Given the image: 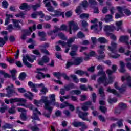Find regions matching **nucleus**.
I'll return each instance as SVG.
<instances>
[{"instance_id": "f257e3e1", "label": "nucleus", "mask_w": 131, "mask_h": 131, "mask_svg": "<svg viewBox=\"0 0 131 131\" xmlns=\"http://www.w3.org/2000/svg\"><path fill=\"white\" fill-rule=\"evenodd\" d=\"M40 103H43L45 104L44 109L48 110V112H44L42 115L47 118H50L52 112L53 111V107L51 106V102L48 100V96H43L41 97V99L39 100Z\"/></svg>"}, {"instance_id": "f03ea898", "label": "nucleus", "mask_w": 131, "mask_h": 131, "mask_svg": "<svg viewBox=\"0 0 131 131\" xmlns=\"http://www.w3.org/2000/svg\"><path fill=\"white\" fill-rule=\"evenodd\" d=\"M76 113L78 114V117L79 118L82 119V120H86V121H89V122H91V120L89 119L87 117L89 115L88 112H82L79 110V107H77L76 108Z\"/></svg>"}, {"instance_id": "7ed1b4c3", "label": "nucleus", "mask_w": 131, "mask_h": 131, "mask_svg": "<svg viewBox=\"0 0 131 131\" xmlns=\"http://www.w3.org/2000/svg\"><path fill=\"white\" fill-rule=\"evenodd\" d=\"M78 29H79V28H78L77 23L73 21H70L69 22L68 31L70 34H72V30L73 31H77Z\"/></svg>"}, {"instance_id": "20e7f679", "label": "nucleus", "mask_w": 131, "mask_h": 131, "mask_svg": "<svg viewBox=\"0 0 131 131\" xmlns=\"http://www.w3.org/2000/svg\"><path fill=\"white\" fill-rule=\"evenodd\" d=\"M93 105V102L91 101H88L84 103H83V104H82V106H81V109L82 110H83V111H88V110H89V107H90V106H91L90 107L91 109L92 110H95V106H94V105Z\"/></svg>"}, {"instance_id": "39448f33", "label": "nucleus", "mask_w": 131, "mask_h": 131, "mask_svg": "<svg viewBox=\"0 0 131 131\" xmlns=\"http://www.w3.org/2000/svg\"><path fill=\"white\" fill-rule=\"evenodd\" d=\"M50 47V43H45L44 45H40L39 48L40 49V51L42 54H46V55H50V52L48 51L46 48H49Z\"/></svg>"}, {"instance_id": "423d86ee", "label": "nucleus", "mask_w": 131, "mask_h": 131, "mask_svg": "<svg viewBox=\"0 0 131 131\" xmlns=\"http://www.w3.org/2000/svg\"><path fill=\"white\" fill-rule=\"evenodd\" d=\"M36 70H37L36 73H38V74L36 76V78L37 79H38L39 80L41 79V77H42L43 78H45L46 77V75L43 74V73H41L40 71H47V70H48V69L47 68L37 69Z\"/></svg>"}, {"instance_id": "0eeeda50", "label": "nucleus", "mask_w": 131, "mask_h": 131, "mask_svg": "<svg viewBox=\"0 0 131 131\" xmlns=\"http://www.w3.org/2000/svg\"><path fill=\"white\" fill-rule=\"evenodd\" d=\"M14 94H15L16 96H18V93L15 91V90H10L9 91H7V94L0 93V97H7V98H12L14 96Z\"/></svg>"}, {"instance_id": "6e6552de", "label": "nucleus", "mask_w": 131, "mask_h": 131, "mask_svg": "<svg viewBox=\"0 0 131 131\" xmlns=\"http://www.w3.org/2000/svg\"><path fill=\"white\" fill-rule=\"evenodd\" d=\"M102 24H103L102 22H99V29L98 25L95 24L91 26V29H94V32L96 33H98L99 31H101V30H102Z\"/></svg>"}, {"instance_id": "1a4fd4ad", "label": "nucleus", "mask_w": 131, "mask_h": 131, "mask_svg": "<svg viewBox=\"0 0 131 131\" xmlns=\"http://www.w3.org/2000/svg\"><path fill=\"white\" fill-rule=\"evenodd\" d=\"M49 61L50 58L49 57L45 55L43 56L41 59L38 61V64L40 66H43V64H45V63H49Z\"/></svg>"}, {"instance_id": "9d476101", "label": "nucleus", "mask_w": 131, "mask_h": 131, "mask_svg": "<svg viewBox=\"0 0 131 131\" xmlns=\"http://www.w3.org/2000/svg\"><path fill=\"white\" fill-rule=\"evenodd\" d=\"M111 46H108V49L112 53H116V48H117V44L116 42L112 41L111 42Z\"/></svg>"}, {"instance_id": "9b49d317", "label": "nucleus", "mask_w": 131, "mask_h": 131, "mask_svg": "<svg viewBox=\"0 0 131 131\" xmlns=\"http://www.w3.org/2000/svg\"><path fill=\"white\" fill-rule=\"evenodd\" d=\"M72 125H73L74 127H79L81 126H83L84 128H85V124L83 123V122H79V121H74L72 123Z\"/></svg>"}, {"instance_id": "f8f14e48", "label": "nucleus", "mask_w": 131, "mask_h": 131, "mask_svg": "<svg viewBox=\"0 0 131 131\" xmlns=\"http://www.w3.org/2000/svg\"><path fill=\"white\" fill-rule=\"evenodd\" d=\"M115 30V27L113 26L106 25L104 26V31H105L106 35H107V33H109V32H112Z\"/></svg>"}, {"instance_id": "ddd939ff", "label": "nucleus", "mask_w": 131, "mask_h": 131, "mask_svg": "<svg viewBox=\"0 0 131 131\" xmlns=\"http://www.w3.org/2000/svg\"><path fill=\"white\" fill-rule=\"evenodd\" d=\"M83 61V59L82 57H77L74 59L73 61L74 65L75 66H78L79 65H80L81 63H82V61Z\"/></svg>"}, {"instance_id": "4468645a", "label": "nucleus", "mask_w": 131, "mask_h": 131, "mask_svg": "<svg viewBox=\"0 0 131 131\" xmlns=\"http://www.w3.org/2000/svg\"><path fill=\"white\" fill-rule=\"evenodd\" d=\"M120 69L119 72H121V73H124L125 71H126V70H125V64H124V62L122 61H120Z\"/></svg>"}, {"instance_id": "2eb2a0df", "label": "nucleus", "mask_w": 131, "mask_h": 131, "mask_svg": "<svg viewBox=\"0 0 131 131\" xmlns=\"http://www.w3.org/2000/svg\"><path fill=\"white\" fill-rule=\"evenodd\" d=\"M49 99L50 100V104H52L53 106H55L56 105V95L54 94L50 95Z\"/></svg>"}, {"instance_id": "dca6fc26", "label": "nucleus", "mask_w": 131, "mask_h": 131, "mask_svg": "<svg viewBox=\"0 0 131 131\" xmlns=\"http://www.w3.org/2000/svg\"><path fill=\"white\" fill-rule=\"evenodd\" d=\"M97 82L101 84V83H103L105 86V82H107V76H101L97 80Z\"/></svg>"}, {"instance_id": "f3484780", "label": "nucleus", "mask_w": 131, "mask_h": 131, "mask_svg": "<svg viewBox=\"0 0 131 131\" xmlns=\"http://www.w3.org/2000/svg\"><path fill=\"white\" fill-rule=\"evenodd\" d=\"M128 39H129V37L128 36H121L120 37V38L119 40L121 42H125L127 45L128 44Z\"/></svg>"}, {"instance_id": "a211bd4d", "label": "nucleus", "mask_w": 131, "mask_h": 131, "mask_svg": "<svg viewBox=\"0 0 131 131\" xmlns=\"http://www.w3.org/2000/svg\"><path fill=\"white\" fill-rule=\"evenodd\" d=\"M12 21L13 23V25L14 27H16V28H18V29H21V26L19 25V23L21 22V21L17 20V19H12ZM21 24H23L22 22H21Z\"/></svg>"}, {"instance_id": "6ab92c4d", "label": "nucleus", "mask_w": 131, "mask_h": 131, "mask_svg": "<svg viewBox=\"0 0 131 131\" xmlns=\"http://www.w3.org/2000/svg\"><path fill=\"white\" fill-rule=\"evenodd\" d=\"M23 62L24 65H25V66H27V67L29 68H31V67H32L31 64L29 63V62L27 61V59L26 58L25 55L23 56Z\"/></svg>"}, {"instance_id": "aec40b11", "label": "nucleus", "mask_w": 131, "mask_h": 131, "mask_svg": "<svg viewBox=\"0 0 131 131\" xmlns=\"http://www.w3.org/2000/svg\"><path fill=\"white\" fill-rule=\"evenodd\" d=\"M76 37H71L70 38L67 40V42H66L67 47H68L69 48H70L71 47V43L74 42V41L75 40Z\"/></svg>"}, {"instance_id": "412c9836", "label": "nucleus", "mask_w": 131, "mask_h": 131, "mask_svg": "<svg viewBox=\"0 0 131 131\" xmlns=\"http://www.w3.org/2000/svg\"><path fill=\"white\" fill-rule=\"evenodd\" d=\"M20 10H30V7L26 3L21 4V6L19 7Z\"/></svg>"}, {"instance_id": "4be33fe9", "label": "nucleus", "mask_w": 131, "mask_h": 131, "mask_svg": "<svg viewBox=\"0 0 131 131\" xmlns=\"http://www.w3.org/2000/svg\"><path fill=\"white\" fill-rule=\"evenodd\" d=\"M25 57L29 61V62H31V63H33L34 60H35L36 56L35 55H31V57L28 56V55H25Z\"/></svg>"}, {"instance_id": "5701e85b", "label": "nucleus", "mask_w": 131, "mask_h": 131, "mask_svg": "<svg viewBox=\"0 0 131 131\" xmlns=\"http://www.w3.org/2000/svg\"><path fill=\"white\" fill-rule=\"evenodd\" d=\"M116 25L117 27V28L116 29L117 31H119L120 30H122V27L121 26L122 25V20L116 21Z\"/></svg>"}, {"instance_id": "b1692460", "label": "nucleus", "mask_w": 131, "mask_h": 131, "mask_svg": "<svg viewBox=\"0 0 131 131\" xmlns=\"http://www.w3.org/2000/svg\"><path fill=\"white\" fill-rule=\"evenodd\" d=\"M10 73L11 74V77H12L13 80H16L17 78H16V74H17V70H12L10 71Z\"/></svg>"}, {"instance_id": "393cba45", "label": "nucleus", "mask_w": 131, "mask_h": 131, "mask_svg": "<svg viewBox=\"0 0 131 131\" xmlns=\"http://www.w3.org/2000/svg\"><path fill=\"white\" fill-rule=\"evenodd\" d=\"M76 74H78V75H80L81 76H82V75H84V74H86V76H89V73L86 72H84L82 70H77L75 72Z\"/></svg>"}, {"instance_id": "a878e982", "label": "nucleus", "mask_w": 131, "mask_h": 131, "mask_svg": "<svg viewBox=\"0 0 131 131\" xmlns=\"http://www.w3.org/2000/svg\"><path fill=\"white\" fill-rule=\"evenodd\" d=\"M29 7H30V10L32 8L33 11H36V10H37L38 8H40V4L37 3L35 5H29Z\"/></svg>"}, {"instance_id": "bb28decb", "label": "nucleus", "mask_w": 131, "mask_h": 131, "mask_svg": "<svg viewBox=\"0 0 131 131\" xmlns=\"http://www.w3.org/2000/svg\"><path fill=\"white\" fill-rule=\"evenodd\" d=\"M64 88L66 91H70L71 89H74V84H73V83H70L64 86Z\"/></svg>"}, {"instance_id": "cd10ccee", "label": "nucleus", "mask_w": 131, "mask_h": 131, "mask_svg": "<svg viewBox=\"0 0 131 131\" xmlns=\"http://www.w3.org/2000/svg\"><path fill=\"white\" fill-rule=\"evenodd\" d=\"M0 74H2V75H4V78H11V77H12L11 75L8 74V73H5V71L3 70L0 71Z\"/></svg>"}, {"instance_id": "c85d7f7f", "label": "nucleus", "mask_w": 131, "mask_h": 131, "mask_svg": "<svg viewBox=\"0 0 131 131\" xmlns=\"http://www.w3.org/2000/svg\"><path fill=\"white\" fill-rule=\"evenodd\" d=\"M106 47V46L105 45H100L99 46V49H100V50H99L98 51V53L100 54V55H103V54H104V51H105V47Z\"/></svg>"}, {"instance_id": "c756f323", "label": "nucleus", "mask_w": 131, "mask_h": 131, "mask_svg": "<svg viewBox=\"0 0 131 131\" xmlns=\"http://www.w3.org/2000/svg\"><path fill=\"white\" fill-rule=\"evenodd\" d=\"M8 112L10 114H15V113H16V106L13 105L8 110Z\"/></svg>"}, {"instance_id": "7c9ffc66", "label": "nucleus", "mask_w": 131, "mask_h": 131, "mask_svg": "<svg viewBox=\"0 0 131 131\" xmlns=\"http://www.w3.org/2000/svg\"><path fill=\"white\" fill-rule=\"evenodd\" d=\"M26 99H25L24 98H17V102H20L21 103H23V104H19V106H25V104L26 103Z\"/></svg>"}, {"instance_id": "2f4dec72", "label": "nucleus", "mask_w": 131, "mask_h": 131, "mask_svg": "<svg viewBox=\"0 0 131 131\" xmlns=\"http://www.w3.org/2000/svg\"><path fill=\"white\" fill-rule=\"evenodd\" d=\"M104 20L105 22H111L112 21V15L108 14L106 15L105 18H104Z\"/></svg>"}, {"instance_id": "473e14b6", "label": "nucleus", "mask_w": 131, "mask_h": 131, "mask_svg": "<svg viewBox=\"0 0 131 131\" xmlns=\"http://www.w3.org/2000/svg\"><path fill=\"white\" fill-rule=\"evenodd\" d=\"M99 94L100 97H102V98L105 97V92H104V88L101 86L99 88Z\"/></svg>"}, {"instance_id": "72a5a7b5", "label": "nucleus", "mask_w": 131, "mask_h": 131, "mask_svg": "<svg viewBox=\"0 0 131 131\" xmlns=\"http://www.w3.org/2000/svg\"><path fill=\"white\" fill-rule=\"evenodd\" d=\"M98 41L100 42V43H106L108 42V40H106V38L103 37H100L98 39Z\"/></svg>"}, {"instance_id": "f704fd0d", "label": "nucleus", "mask_w": 131, "mask_h": 131, "mask_svg": "<svg viewBox=\"0 0 131 131\" xmlns=\"http://www.w3.org/2000/svg\"><path fill=\"white\" fill-rule=\"evenodd\" d=\"M108 79V81L106 80V82H104V86H107L108 84H110V83H112V82H113V77L112 76H109Z\"/></svg>"}, {"instance_id": "c9c22d12", "label": "nucleus", "mask_w": 131, "mask_h": 131, "mask_svg": "<svg viewBox=\"0 0 131 131\" xmlns=\"http://www.w3.org/2000/svg\"><path fill=\"white\" fill-rule=\"evenodd\" d=\"M58 36L61 38L62 40H67V37L65 36V34L63 33H59L58 34Z\"/></svg>"}, {"instance_id": "e433bc0d", "label": "nucleus", "mask_w": 131, "mask_h": 131, "mask_svg": "<svg viewBox=\"0 0 131 131\" xmlns=\"http://www.w3.org/2000/svg\"><path fill=\"white\" fill-rule=\"evenodd\" d=\"M32 122L35 123V120H40L39 117L36 114H33V116L31 117Z\"/></svg>"}, {"instance_id": "4c0bfd02", "label": "nucleus", "mask_w": 131, "mask_h": 131, "mask_svg": "<svg viewBox=\"0 0 131 131\" xmlns=\"http://www.w3.org/2000/svg\"><path fill=\"white\" fill-rule=\"evenodd\" d=\"M56 30H57V32L58 31H60L61 30L66 31L67 30V26L65 25H62L60 28H57Z\"/></svg>"}, {"instance_id": "58836bf2", "label": "nucleus", "mask_w": 131, "mask_h": 131, "mask_svg": "<svg viewBox=\"0 0 131 131\" xmlns=\"http://www.w3.org/2000/svg\"><path fill=\"white\" fill-rule=\"evenodd\" d=\"M54 13L57 17H59L60 16H62V17L65 18V15H64V12H61V11H58L57 10H55L54 11Z\"/></svg>"}, {"instance_id": "ea45409f", "label": "nucleus", "mask_w": 131, "mask_h": 131, "mask_svg": "<svg viewBox=\"0 0 131 131\" xmlns=\"http://www.w3.org/2000/svg\"><path fill=\"white\" fill-rule=\"evenodd\" d=\"M107 36H110L111 39H112L113 40H116V36L115 35L111 33H106Z\"/></svg>"}, {"instance_id": "a19ab883", "label": "nucleus", "mask_w": 131, "mask_h": 131, "mask_svg": "<svg viewBox=\"0 0 131 131\" xmlns=\"http://www.w3.org/2000/svg\"><path fill=\"white\" fill-rule=\"evenodd\" d=\"M107 92H108V93H112V94H114V95H118L116 90L115 89H111V88L110 87L107 88Z\"/></svg>"}, {"instance_id": "79ce46f5", "label": "nucleus", "mask_w": 131, "mask_h": 131, "mask_svg": "<svg viewBox=\"0 0 131 131\" xmlns=\"http://www.w3.org/2000/svg\"><path fill=\"white\" fill-rule=\"evenodd\" d=\"M63 74H61L60 72H55L53 73V75L57 77V79H61V76H62Z\"/></svg>"}, {"instance_id": "37998d69", "label": "nucleus", "mask_w": 131, "mask_h": 131, "mask_svg": "<svg viewBox=\"0 0 131 131\" xmlns=\"http://www.w3.org/2000/svg\"><path fill=\"white\" fill-rule=\"evenodd\" d=\"M29 127L30 128V129L32 131H39V128L37 127V126H32L29 125Z\"/></svg>"}, {"instance_id": "c03bdc74", "label": "nucleus", "mask_w": 131, "mask_h": 131, "mask_svg": "<svg viewBox=\"0 0 131 131\" xmlns=\"http://www.w3.org/2000/svg\"><path fill=\"white\" fill-rule=\"evenodd\" d=\"M25 78H26V73L24 72L21 73L19 75V79L20 80H24Z\"/></svg>"}, {"instance_id": "a18cd8bd", "label": "nucleus", "mask_w": 131, "mask_h": 131, "mask_svg": "<svg viewBox=\"0 0 131 131\" xmlns=\"http://www.w3.org/2000/svg\"><path fill=\"white\" fill-rule=\"evenodd\" d=\"M79 17L81 19H86V18H89V17H90V14L86 13H83L82 14H80Z\"/></svg>"}, {"instance_id": "49530a36", "label": "nucleus", "mask_w": 131, "mask_h": 131, "mask_svg": "<svg viewBox=\"0 0 131 131\" xmlns=\"http://www.w3.org/2000/svg\"><path fill=\"white\" fill-rule=\"evenodd\" d=\"M77 36L78 38H83L85 37V35H84L81 31H80L77 33Z\"/></svg>"}, {"instance_id": "de8ad7c7", "label": "nucleus", "mask_w": 131, "mask_h": 131, "mask_svg": "<svg viewBox=\"0 0 131 131\" xmlns=\"http://www.w3.org/2000/svg\"><path fill=\"white\" fill-rule=\"evenodd\" d=\"M81 93V92L80 90H72L70 92V94H71L72 95H73V94L74 93L75 94V95H79V94H80Z\"/></svg>"}, {"instance_id": "09e8293b", "label": "nucleus", "mask_w": 131, "mask_h": 131, "mask_svg": "<svg viewBox=\"0 0 131 131\" xmlns=\"http://www.w3.org/2000/svg\"><path fill=\"white\" fill-rule=\"evenodd\" d=\"M20 118L22 120H24V121H25L26 120V119H27L26 113H22L20 114Z\"/></svg>"}, {"instance_id": "8fccbe9b", "label": "nucleus", "mask_w": 131, "mask_h": 131, "mask_svg": "<svg viewBox=\"0 0 131 131\" xmlns=\"http://www.w3.org/2000/svg\"><path fill=\"white\" fill-rule=\"evenodd\" d=\"M108 102L110 103V104H112V103H116L117 102V99L116 98H111V97H109L108 99Z\"/></svg>"}, {"instance_id": "3c124183", "label": "nucleus", "mask_w": 131, "mask_h": 131, "mask_svg": "<svg viewBox=\"0 0 131 131\" xmlns=\"http://www.w3.org/2000/svg\"><path fill=\"white\" fill-rule=\"evenodd\" d=\"M70 77L73 78V80L76 82V83H77L78 82V78H77V77L75 75H71Z\"/></svg>"}, {"instance_id": "603ef678", "label": "nucleus", "mask_w": 131, "mask_h": 131, "mask_svg": "<svg viewBox=\"0 0 131 131\" xmlns=\"http://www.w3.org/2000/svg\"><path fill=\"white\" fill-rule=\"evenodd\" d=\"M117 9L119 13H120V14L123 15V13L122 12H123V11H124V10L125 9V8L118 7H117Z\"/></svg>"}, {"instance_id": "864d4df0", "label": "nucleus", "mask_w": 131, "mask_h": 131, "mask_svg": "<svg viewBox=\"0 0 131 131\" xmlns=\"http://www.w3.org/2000/svg\"><path fill=\"white\" fill-rule=\"evenodd\" d=\"M100 110L102 112V113H106L107 112V107L103 106H100L99 107Z\"/></svg>"}, {"instance_id": "5fc2aeb1", "label": "nucleus", "mask_w": 131, "mask_h": 131, "mask_svg": "<svg viewBox=\"0 0 131 131\" xmlns=\"http://www.w3.org/2000/svg\"><path fill=\"white\" fill-rule=\"evenodd\" d=\"M81 23L82 24V26L83 27H86L89 25V24H88V21H86V20H84V19L82 20H81Z\"/></svg>"}, {"instance_id": "6e6d98bb", "label": "nucleus", "mask_w": 131, "mask_h": 131, "mask_svg": "<svg viewBox=\"0 0 131 131\" xmlns=\"http://www.w3.org/2000/svg\"><path fill=\"white\" fill-rule=\"evenodd\" d=\"M38 36H40V37H46L47 36V34H46V33L45 32H38Z\"/></svg>"}, {"instance_id": "4d7b16f0", "label": "nucleus", "mask_w": 131, "mask_h": 131, "mask_svg": "<svg viewBox=\"0 0 131 131\" xmlns=\"http://www.w3.org/2000/svg\"><path fill=\"white\" fill-rule=\"evenodd\" d=\"M71 47V50L72 51H74L75 52H76L78 49V46L77 45L74 44Z\"/></svg>"}, {"instance_id": "13d9d810", "label": "nucleus", "mask_w": 131, "mask_h": 131, "mask_svg": "<svg viewBox=\"0 0 131 131\" xmlns=\"http://www.w3.org/2000/svg\"><path fill=\"white\" fill-rule=\"evenodd\" d=\"M75 12L78 15H80V13H81V12H82L81 11V7L78 6L75 10Z\"/></svg>"}, {"instance_id": "bf43d9fd", "label": "nucleus", "mask_w": 131, "mask_h": 131, "mask_svg": "<svg viewBox=\"0 0 131 131\" xmlns=\"http://www.w3.org/2000/svg\"><path fill=\"white\" fill-rule=\"evenodd\" d=\"M8 6H9V4L7 1H4L2 2V6L4 9H7L8 8Z\"/></svg>"}, {"instance_id": "052dcab7", "label": "nucleus", "mask_w": 131, "mask_h": 131, "mask_svg": "<svg viewBox=\"0 0 131 131\" xmlns=\"http://www.w3.org/2000/svg\"><path fill=\"white\" fill-rule=\"evenodd\" d=\"M124 12L126 16H129L131 15L130 10H128L127 8H125V9H124Z\"/></svg>"}, {"instance_id": "680f3d73", "label": "nucleus", "mask_w": 131, "mask_h": 131, "mask_svg": "<svg viewBox=\"0 0 131 131\" xmlns=\"http://www.w3.org/2000/svg\"><path fill=\"white\" fill-rule=\"evenodd\" d=\"M89 3L91 6H95L98 4V3L96 0H89Z\"/></svg>"}, {"instance_id": "e2e57ef3", "label": "nucleus", "mask_w": 131, "mask_h": 131, "mask_svg": "<svg viewBox=\"0 0 131 131\" xmlns=\"http://www.w3.org/2000/svg\"><path fill=\"white\" fill-rule=\"evenodd\" d=\"M8 108H9V106H5L4 107H0V112L1 113H5V111H6Z\"/></svg>"}, {"instance_id": "0e129e2a", "label": "nucleus", "mask_w": 131, "mask_h": 131, "mask_svg": "<svg viewBox=\"0 0 131 131\" xmlns=\"http://www.w3.org/2000/svg\"><path fill=\"white\" fill-rule=\"evenodd\" d=\"M18 92L19 93H21L22 94H24V93H26V90L24 89V88H19L17 89Z\"/></svg>"}, {"instance_id": "69168bd1", "label": "nucleus", "mask_w": 131, "mask_h": 131, "mask_svg": "<svg viewBox=\"0 0 131 131\" xmlns=\"http://www.w3.org/2000/svg\"><path fill=\"white\" fill-rule=\"evenodd\" d=\"M122 121H123V119L119 120L117 122V124L119 127H121V126H123V124L122 123Z\"/></svg>"}, {"instance_id": "338daca9", "label": "nucleus", "mask_w": 131, "mask_h": 131, "mask_svg": "<svg viewBox=\"0 0 131 131\" xmlns=\"http://www.w3.org/2000/svg\"><path fill=\"white\" fill-rule=\"evenodd\" d=\"M6 43V40L3 38L0 37V47H4V45Z\"/></svg>"}, {"instance_id": "774afa93", "label": "nucleus", "mask_w": 131, "mask_h": 131, "mask_svg": "<svg viewBox=\"0 0 131 131\" xmlns=\"http://www.w3.org/2000/svg\"><path fill=\"white\" fill-rule=\"evenodd\" d=\"M24 13L23 12H20L19 13L16 14L15 16L19 18V17H21V18H24Z\"/></svg>"}]
</instances>
